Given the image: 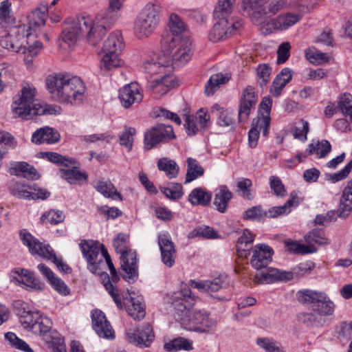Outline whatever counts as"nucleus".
I'll list each match as a JSON object with an SVG mask.
<instances>
[{"label":"nucleus","instance_id":"obj_46","mask_svg":"<svg viewBox=\"0 0 352 352\" xmlns=\"http://www.w3.org/2000/svg\"><path fill=\"white\" fill-rule=\"evenodd\" d=\"M12 3L5 0L0 3V22L2 25L6 26L14 23L15 19L12 12Z\"/></svg>","mask_w":352,"mask_h":352},{"label":"nucleus","instance_id":"obj_33","mask_svg":"<svg viewBox=\"0 0 352 352\" xmlns=\"http://www.w3.org/2000/svg\"><path fill=\"white\" fill-rule=\"evenodd\" d=\"M190 286L197 289L201 292L214 293L219 291L223 285L220 278H215L212 280H193L190 281Z\"/></svg>","mask_w":352,"mask_h":352},{"label":"nucleus","instance_id":"obj_58","mask_svg":"<svg viewBox=\"0 0 352 352\" xmlns=\"http://www.w3.org/2000/svg\"><path fill=\"white\" fill-rule=\"evenodd\" d=\"M11 193L19 198L30 199L32 186L15 182L10 186Z\"/></svg>","mask_w":352,"mask_h":352},{"label":"nucleus","instance_id":"obj_38","mask_svg":"<svg viewBox=\"0 0 352 352\" xmlns=\"http://www.w3.org/2000/svg\"><path fill=\"white\" fill-rule=\"evenodd\" d=\"M270 111H258L257 116L253 119L251 126L262 131L263 135L267 137L269 134L271 117Z\"/></svg>","mask_w":352,"mask_h":352},{"label":"nucleus","instance_id":"obj_55","mask_svg":"<svg viewBox=\"0 0 352 352\" xmlns=\"http://www.w3.org/2000/svg\"><path fill=\"white\" fill-rule=\"evenodd\" d=\"M96 190L103 195L105 197L116 199H121L120 195L111 183L99 182L96 186Z\"/></svg>","mask_w":352,"mask_h":352},{"label":"nucleus","instance_id":"obj_41","mask_svg":"<svg viewBox=\"0 0 352 352\" xmlns=\"http://www.w3.org/2000/svg\"><path fill=\"white\" fill-rule=\"evenodd\" d=\"M204 173V169L197 160L191 157L187 159V171L185 184L191 182L197 178L202 176Z\"/></svg>","mask_w":352,"mask_h":352},{"label":"nucleus","instance_id":"obj_22","mask_svg":"<svg viewBox=\"0 0 352 352\" xmlns=\"http://www.w3.org/2000/svg\"><path fill=\"white\" fill-rule=\"evenodd\" d=\"M14 308L18 310L19 320L25 329L32 331L34 324L39 318L41 313L38 311H31L28 305L23 301L15 302Z\"/></svg>","mask_w":352,"mask_h":352},{"label":"nucleus","instance_id":"obj_35","mask_svg":"<svg viewBox=\"0 0 352 352\" xmlns=\"http://www.w3.org/2000/svg\"><path fill=\"white\" fill-rule=\"evenodd\" d=\"M232 192L226 186H221L215 194L214 205L217 210L223 213L226 212L228 202L232 199Z\"/></svg>","mask_w":352,"mask_h":352},{"label":"nucleus","instance_id":"obj_19","mask_svg":"<svg viewBox=\"0 0 352 352\" xmlns=\"http://www.w3.org/2000/svg\"><path fill=\"white\" fill-rule=\"evenodd\" d=\"M158 244L161 251L162 261L168 267L173 266L176 258V250L168 233L158 236Z\"/></svg>","mask_w":352,"mask_h":352},{"label":"nucleus","instance_id":"obj_2","mask_svg":"<svg viewBox=\"0 0 352 352\" xmlns=\"http://www.w3.org/2000/svg\"><path fill=\"white\" fill-rule=\"evenodd\" d=\"M196 297L186 284H182L178 291L170 298L175 319L189 331L211 333L217 327V321L204 310L194 309Z\"/></svg>","mask_w":352,"mask_h":352},{"label":"nucleus","instance_id":"obj_48","mask_svg":"<svg viewBox=\"0 0 352 352\" xmlns=\"http://www.w3.org/2000/svg\"><path fill=\"white\" fill-rule=\"evenodd\" d=\"M236 0H218L214 10V17L229 16L232 13Z\"/></svg>","mask_w":352,"mask_h":352},{"label":"nucleus","instance_id":"obj_20","mask_svg":"<svg viewBox=\"0 0 352 352\" xmlns=\"http://www.w3.org/2000/svg\"><path fill=\"white\" fill-rule=\"evenodd\" d=\"M142 94L140 85L137 82H131L124 86L119 90V99L124 108H129L142 100Z\"/></svg>","mask_w":352,"mask_h":352},{"label":"nucleus","instance_id":"obj_7","mask_svg":"<svg viewBox=\"0 0 352 352\" xmlns=\"http://www.w3.org/2000/svg\"><path fill=\"white\" fill-rule=\"evenodd\" d=\"M162 51L168 54L171 64L179 67L186 64L193 54L192 43L189 39L175 38L167 36L162 41Z\"/></svg>","mask_w":352,"mask_h":352},{"label":"nucleus","instance_id":"obj_36","mask_svg":"<svg viewBox=\"0 0 352 352\" xmlns=\"http://www.w3.org/2000/svg\"><path fill=\"white\" fill-rule=\"evenodd\" d=\"M46 8H36L33 10L28 16V23L26 26L28 32H32L36 28L43 26L45 23Z\"/></svg>","mask_w":352,"mask_h":352},{"label":"nucleus","instance_id":"obj_12","mask_svg":"<svg viewBox=\"0 0 352 352\" xmlns=\"http://www.w3.org/2000/svg\"><path fill=\"white\" fill-rule=\"evenodd\" d=\"M298 300L310 302L313 310L321 315H331L334 311V304L324 292L305 290L298 293Z\"/></svg>","mask_w":352,"mask_h":352},{"label":"nucleus","instance_id":"obj_64","mask_svg":"<svg viewBox=\"0 0 352 352\" xmlns=\"http://www.w3.org/2000/svg\"><path fill=\"white\" fill-rule=\"evenodd\" d=\"M337 102L339 110H352V94H342L338 96Z\"/></svg>","mask_w":352,"mask_h":352},{"label":"nucleus","instance_id":"obj_40","mask_svg":"<svg viewBox=\"0 0 352 352\" xmlns=\"http://www.w3.org/2000/svg\"><path fill=\"white\" fill-rule=\"evenodd\" d=\"M230 77L221 73L213 74L208 80L205 87V93L207 96L213 95L217 89L222 85L228 82Z\"/></svg>","mask_w":352,"mask_h":352},{"label":"nucleus","instance_id":"obj_31","mask_svg":"<svg viewBox=\"0 0 352 352\" xmlns=\"http://www.w3.org/2000/svg\"><path fill=\"white\" fill-rule=\"evenodd\" d=\"M352 210V179L344 188L338 208V215L345 218Z\"/></svg>","mask_w":352,"mask_h":352},{"label":"nucleus","instance_id":"obj_62","mask_svg":"<svg viewBox=\"0 0 352 352\" xmlns=\"http://www.w3.org/2000/svg\"><path fill=\"white\" fill-rule=\"evenodd\" d=\"M308 131L309 123L302 119L295 123L293 135L296 139L305 141Z\"/></svg>","mask_w":352,"mask_h":352},{"label":"nucleus","instance_id":"obj_17","mask_svg":"<svg viewBox=\"0 0 352 352\" xmlns=\"http://www.w3.org/2000/svg\"><path fill=\"white\" fill-rule=\"evenodd\" d=\"M129 342L141 347H148L154 340V333L150 324H144L141 328L129 330L127 333Z\"/></svg>","mask_w":352,"mask_h":352},{"label":"nucleus","instance_id":"obj_34","mask_svg":"<svg viewBox=\"0 0 352 352\" xmlns=\"http://www.w3.org/2000/svg\"><path fill=\"white\" fill-rule=\"evenodd\" d=\"M170 64L169 58L160 57L157 61L151 60L145 61L143 63L142 68L146 73L151 74L164 73L166 67Z\"/></svg>","mask_w":352,"mask_h":352},{"label":"nucleus","instance_id":"obj_27","mask_svg":"<svg viewBox=\"0 0 352 352\" xmlns=\"http://www.w3.org/2000/svg\"><path fill=\"white\" fill-rule=\"evenodd\" d=\"M38 269L58 294L67 296L70 293V289L67 285L60 278H58L48 267L44 264H39Z\"/></svg>","mask_w":352,"mask_h":352},{"label":"nucleus","instance_id":"obj_56","mask_svg":"<svg viewBox=\"0 0 352 352\" xmlns=\"http://www.w3.org/2000/svg\"><path fill=\"white\" fill-rule=\"evenodd\" d=\"M5 339L12 346L17 349L25 352H33L32 349L25 342L19 338L16 335L12 332L5 333Z\"/></svg>","mask_w":352,"mask_h":352},{"label":"nucleus","instance_id":"obj_32","mask_svg":"<svg viewBox=\"0 0 352 352\" xmlns=\"http://www.w3.org/2000/svg\"><path fill=\"white\" fill-rule=\"evenodd\" d=\"M177 86V81L176 78L170 75H165L161 79L155 80L149 85V87L155 90V94L161 96L166 94L170 89Z\"/></svg>","mask_w":352,"mask_h":352},{"label":"nucleus","instance_id":"obj_63","mask_svg":"<svg viewBox=\"0 0 352 352\" xmlns=\"http://www.w3.org/2000/svg\"><path fill=\"white\" fill-rule=\"evenodd\" d=\"M258 82L262 87L270 81L271 68L266 64L259 65L257 67Z\"/></svg>","mask_w":352,"mask_h":352},{"label":"nucleus","instance_id":"obj_16","mask_svg":"<svg viewBox=\"0 0 352 352\" xmlns=\"http://www.w3.org/2000/svg\"><path fill=\"white\" fill-rule=\"evenodd\" d=\"M258 271L254 278L255 284H270L276 280H289L293 278L290 272L280 271L275 268H263Z\"/></svg>","mask_w":352,"mask_h":352},{"label":"nucleus","instance_id":"obj_15","mask_svg":"<svg viewBox=\"0 0 352 352\" xmlns=\"http://www.w3.org/2000/svg\"><path fill=\"white\" fill-rule=\"evenodd\" d=\"M124 1L125 0H109L107 9L96 17V28H100V32L104 34L107 29L111 28L120 16V10Z\"/></svg>","mask_w":352,"mask_h":352},{"label":"nucleus","instance_id":"obj_8","mask_svg":"<svg viewBox=\"0 0 352 352\" xmlns=\"http://www.w3.org/2000/svg\"><path fill=\"white\" fill-rule=\"evenodd\" d=\"M160 5L148 3L134 22V34L139 39L148 37L156 29L160 21Z\"/></svg>","mask_w":352,"mask_h":352},{"label":"nucleus","instance_id":"obj_44","mask_svg":"<svg viewBox=\"0 0 352 352\" xmlns=\"http://www.w3.org/2000/svg\"><path fill=\"white\" fill-rule=\"evenodd\" d=\"M157 168L160 170L165 172L166 176L170 178H175L179 173V166L177 163L167 157H163L158 160Z\"/></svg>","mask_w":352,"mask_h":352},{"label":"nucleus","instance_id":"obj_52","mask_svg":"<svg viewBox=\"0 0 352 352\" xmlns=\"http://www.w3.org/2000/svg\"><path fill=\"white\" fill-rule=\"evenodd\" d=\"M136 133V129L131 126H125L124 131L120 135V144L124 146L128 152L133 149V136Z\"/></svg>","mask_w":352,"mask_h":352},{"label":"nucleus","instance_id":"obj_30","mask_svg":"<svg viewBox=\"0 0 352 352\" xmlns=\"http://www.w3.org/2000/svg\"><path fill=\"white\" fill-rule=\"evenodd\" d=\"M258 96L254 87L247 86L242 91L239 100V110L255 109L258 104Z\"/></svg>","mask_w":352,"mask_h":352},{"label":"nucleus","instance_id":"obj_10","mask_svg":"<svg viewBox=\"0 0 352 352\" xmlns=\"http://www.w3.org/2000/svg\"><path fill=\"white\" fill-rule=\"evenodd\" d=\"M36 88L30 84H24L19 92L14 96L12 110H55L45 102L35 98Z\"/></svg>","mask_w":352,"mask_h":352},{"label":"nucleus","instance_id":"obj_59","mask_svg":"<svg viewBox=\"0 0 352 352\" xmlns=\"http://www.w3.org/2000/svg\"><path fill=\"white\" fill-rule=\"evenodd\" d=\"M47 159L52 162V163H60L65 166H69V165H72L74 167L78 165V162L76 161L73 158H67L65 156H63L57 153L54 152H47L45 153Z\"/></svg>","mask_w":352,"mask_h":352},{"label":"nucleus","instance_id":"obj_18","mask_svg":"<svg viewBox=\"0 0 352 352\" xmlns=\"http://www.w3.org/2000/svg\"><path fill=\"white\" fill-rule=\"evenodd\" d=\"M121 270L123 278L133 282L138 277V260L135 251H128L120 255Z\"/></svg>","mask_w":352,"mask_h":352},{"label":"nucleus","instance_id":"obj_25","mask_svg":"<svg viewBox=\"0 0 352 352\" xmlns=\"http://www.w3.org/2000/svg\"><path fill=\"white\" fill-rule=\"evenodd\" d=\"M13 279L22 284L30 291L40 292L43 289V285L36 279L31 273L24 269L16 268L12 272Z\"/></svg>","mask_w":352,"mask_h":352},{"label":"nucleus","instance_id":"obj_24","mask_svg":"<svg viewBox=\"0 0 352 352\" xmlns=\"http://www.w3.org/2000/svg\"><path fill=\"white\" fill-rule=\"evenodd\" d=\"M91 318L94 329L100 337L107 339L114 337V331L102 311H93Z\"/></svg>","mask_w":352,"mask_h":352},{"label":"nucleus","instance_id":"obj_61","mask_svg":"<svg viewBox=\"0 0 352 352\" xmlns=\"http://www.w3.org/2000/svg\"><path fill=\"white\" fill-rule=\"evenodd\" d=\"M256 343L267 352H285L283 347L278 346L274 340L267 338H258Z\"/></svg>","mask_w":352,"mask_h":352},{"label":"nucleus","instance_id":"obj_23","mask_svg":"<svg viewBox=\"0 0 352 352\" xmlns=\"http://www.w3.org/2000/svg\"><path fill=\"white\" fill-rule=\"evenodd\" d=\"M272 250L263 244L256 245L252 250V266L257 270L265 268L272 260Z\"/></svg>","mask_w":352,"mask_h":352},{"label":"nucleus","instance_id":"obj_45","mask_svg":"<svg viewBox=\"0 0 352 352\" xmlns=\"http://www.w3.org/2000/svg\"><path fill=\"white\" fill-rule=\"evenodd\" d=\"M164 348L167 351L173 352L180 350L190 351L192 349V343L184 338H178L166 343Z\"/></svg>","mask_w":352,"mask_h":352},{"label":"nucleus","instance_id":"obj_53","mask_svg":"<svg viewBox=\"0 0 352 352\" xmlns=\"http://www.w3.org/2000/svg\"><path fill=\"white\" fill-rule=\"evenodd\" d=\"M129 236L126 234L119 233L113 241V246L117 253L120 255L133 251L128 247Z\"/></svg>","mask_w":352,"mask_h":352},{"label":"nucleus","instance_id":"obj_21","mask_svg":"<svg viewBox=\"0 0 352 352\" xmlns=\"http://www.w3.org/2000/svg\"><path fill=\"white\" fill-rule=\"evenodd\" d=\"M184 127L188 135H195L199 129L207 126L209 117L205 111H196L184 115Z\"/></svg>","mask_w":352,"mask_h":352},{"label":"nucleus","instance_id":"obj_60","mask_svg":"<svg viewBox=\"0 0 352 352\" xmlns=\"http://www.w3.org/2000/svg\"><path fill=\"white\" fill-rule=\"evenodd\" d=\"M305 56L311 63L315 65H322L329 60V56L327 54L320 52L314 49L306 50Z\"/></svg>","mask_w":352,"mask_h":352},{"label":"nucleus","instance_id":"obj_54","mask_svg":"<svg viewBox=\"0 0 352 352\" xmlns=\"http://www.w3.org/2000/svg\"><path fill=\"white\" fill-rule=\"evenodd\" d=\"M331 144L327 140L318 141L309 146V153H316L319 157H324L331 151Z\"/></svg>","mask_w":352,"mask_h":352},{"label":"nucleus","instance_id":"obj_5","mask_svg":"<svg viewBox=\"0 0 352 352\" xmlns=\"http://www.w3.org/2000/svg\"><path fill=\"white\" fill-rule=\"evenodd\" d=\"M31 36L32 33L28 32L25 25L16 26L9 32H3L0 35V45L9 51L25 54V60L31 61L43 48L40 41H36L32 45L29 43L27 39Z\"/></svg>","mask_w":352,"mask_h":352},{"label":"nucleus","instance_id":"obj_3","mask_svg":"<svg viewBox=\"0 0 352 352\" xmlns=\"http://www.w3.org/2000/svg\"><path fill=\"white\" fill-rule=\"evenodd\" d=\"M45 84L51 98L59 102L80 104L85 99V87L78 77L63 74L49 75Z\"/></svg>","mask_w":352,"mask_h":352},{"label":"nucleus","instance_id":"obj_49","mask_svg":"<svg viewBox=\"0 0 352 352\" xmlns=\"http://www.w3.org/2000/svg\"><path fill=\"white\" fill-rule=\"evenodd\" d=\"M52 325L51 319L41 314L39 318L34 324L32 332L34 334L43 336L50 331Z\"/></svg>","mask_w":352,"mask_h":352},{"label":"nucleus","instance_id":"obj_39","mask_svg":"<svg viewBox=\"0 0 352 352\" xmlns=\"http://www.w3.org/2000/svg\"><path fill=\"white\" fill-rule=\"evenodd\" d=\"M78 166L79 163L78 162V165L75 167L69 165V166H67V168L61 169L63 177L70 184L85 182L87 179V175L85 172L80 171L78 169Z\"/></svg>","mask_w":352,"mask_h":352},{"label":"nucleus","instance_id":"obj_29","mask_svg":"<svg viewBox=\"0 0 352 352\" xmlns=\"http://www.w3.org/2000/svg\"><path fill=\"white\" fill-rule=\"evenodd\" d=\"M60 134L50 127H44L36 131L32 136V142L40 144L42 143L54 144L59 141Z\"/></svg>","mask_w":352,"mask_h":352},{"label":"nucleus","instance_id":"obj_43","mask_svg":"<svg viewBox=\"0 0 352 352\" xmlns=\"http://www.w3.org/2000/svg\"><path fill=\"white\" fill-rule=\"evenodd\" d=\"M285 245L287 248V251L294 254H310L314 253L317 251V249L313 245H305L302 244L298 241H292L290 239L285 241Z\"/></svg>","mask_w":352,"mask_h":352},{"label":"nucleus","instance_id":"obj_13","mask_svg":"<svg viewBox=\"0 0 352 352\" xmlns=\"http://www.w3.org/2000/svg\"><path fill=\"white\" fill-rule=\"evenodd\" d=\"M175 138L176 135L171 126L158 124L145 133L144 148L151 150L160 142H167Z\"/></svg>","mask_w":352,"mask_h":352},{"label":"nucleus","instance_id":"obj_37","mask_svg":"<svg viewBox=\"0 0 352 352\" xmlns=\"http://www.w3.org/2000/svg\"><path fill=\"white\" fill-rule=\"evenodd\" d=\"M254 239V234L248 230H244L242 235L239 238L236 249L240 257H247L250 254L249 249Z\"/></svg>","mask_w":352,"mask_h":352},{"label":"nucleus","instance_id":"obj_4","mask_svg":"<svg viewBox=\"0 0 352 352\" xmlns=\"http://www.w3.org/2000/svg\"><path fill=\"white\" fill-rule=\"evenodd\" d=\"M96 28V21L89 16H78L64 28L62 38L69 47L83 38L91 45H96L104 34L100 32V28Z\"/></svg>","mask_w":352,"mask_h":352},{"label":"nucleus","instance_id":"obj_11","mask_svg":"<svg viewBox=\"0 0 352 352\" xmlns=\"http://www.w3.org/2000/svg\"><path fill=\"white\" fill-rule=\"evenodd\" d=\"M123 47L121 34L119 32L111 34L103 45L101 65L107 69L120 67L122 63L119 58V54Z\"/></svg>","mask_w":352,"mask_h":352},{"label":"nucleus","instance_id":"obj_6","mask_svg":"<svg viewBox=\"0 0 352 352\" xmlns=\"http://www.w3.org/2000/svg\"><path fill=\"white\" fill-rule=\"evenodd\" d=\"M295 0H242L241 8L257 24H261L280 10L294 3Z\"/></svg>","mask_w":352,"mask_h":352},{"label":"nucleus","instance_id":"obj_26","mask_svg":"<svg viewBox=\"0 0 352 352\" xmlns=\"http://www.w3.org/2000/svg\"><path fill=\"white\" fill-rule=\"evenodd\" d=\"M301 19V15L292 12H285L270 20L267 23L275 30H285L297 23Z\"/></svg>","mask_w":352,"mask_h":352},{"label":"nucleus","instance_id":"obj_47","mask_svg":"<svg viewBox=\"0 0 352 352\" xmlns=\"http://www.w3.org/2000/svg\"><path fill=\"white\" fill-rule=\"evenodd\" d=\"M307 245L317 244L319 245H329L330 241L325 236L323 231L320 230H313L308 232L304 237Z\"/></svg>","mask_w":352,"mask_h":352},{"label":"nucleus","instance_id":"obj_51","mask_svg":"<svg viewBox=\"0 0 352 352\" xmlns=\"http://www.w3.org/2000/svg\"><path fill=\"white\" fill-rule=\"evenodd\" d=\"M296 195L291 193L290 199L283 205L280 206H274L271 208L267 212V216L271 218H276L278 216L286 214L290 212V208L294 205V199Z\"/></svg>","mask_w":352,"mask_h":352},{"label":"nucleus","instance_id":"obj_14","mask_svg":"<svg viewBox=\"0 0 352 352\" xmlns=\"http://www.w3.org/2000/svg\"><path fill=\"white\" fill-rule=\"evenodd\" d=\"M215 18L218 21L214 23L208 36L210 40L213 42L226 39L242 25L240 21H236L232 17L225 16Z\"/></svg>","mask_w":352,"mask_h":352},{"label":"nucleus","instance_id":"obj_28","mask_svg":"<svg viewBox=\"0 0 352 352\" xmlns=\"http://www.w3.org/2000/svg\"><path fill=\"white\" fill-rule=\"evenodd\" d=\"M8 172L12 175L22 177L29 179H37L39 177V175L36 169L25 162H11Z\"/></svg>","mask_w":352,"mask_h":352},{"label":"nucleus","instance_id":"obj_57","mask_svg":"<svg viewBox=\"0 0 352 352\" xmlns=\"http://www.w3.org/2000/svg\"><path fill=\"white\" fill-rule=\"evenodd\" d=\"M169 28L173 35H179L182 34L186 30V25L182 19L175 14H172L170 16L169 20Z\"/></svg>","mask_w":352,"mask_h":352},{"label":"nucleus","instance_id":"obj_42","mask_svg":"<svg viewBox=\"0 0 352 352\" xmlns=\"http://www.w3.org/2000/svg\"><path fill=\"white\" fill-rule=\"evenodd\" d=\"M211 195L201 188L194 189L188 195V201L195 206H207L211 201Z\"/></svg>","mask_w":352,"mask_h":352},{"label":"nucleus","instance_id":"obj_50","mask_svg":"<svg viewBox=\"0 0 352 352\" xmlns=\"http://www.w3.org/2000/svg\"><path fill=\"white\" fill-rule=\"evenodd\" d=\"M65 219V214L63 211L59 210H50L45 212L41 217V222L43 224H54L56 225L62 223Z\"/></svg>","mask_w":352,"mask_h":352},{"label":"nucleus","instance_id":"obj_9","mask_svg":"<svg viewBox=\"0 0 352 352\" xmlns=\"http://www.w3.org/2000/svg\"><path fill=\"white\" fill-rule=\"evenodd\" d=\"M19 236L23 245L28 248L32 254H36L45 259L52 261L60 271L65 273L71 272V268L56 256L54 250L49 245L39 242L25 230H21Z\"/></svg>","mask_w":352,"mask_h":352},{"label":"nucleus","instance_id":"obj_1","mask_svg":"<svg viewBox=\"0 0 352 352\" xmlns=\"http://www.w3.org/2000/svg\"><path fill=\"white\" fill-rule=\"evenodd\" d=\"M81 251L88 263L89 270L94 274H100L102 265H107L111 272V277L107 274H102V284L109 295L113 299L119 309L126 307L129 315L134 320H141L146 315L145 305L140 296L127 291L120 295L115 284L120 278L111 260L107 250L103 245L94 241L82 240L80 243Z\"/></svg>","mask_w":352,"mask_h":352}]
</instances>
